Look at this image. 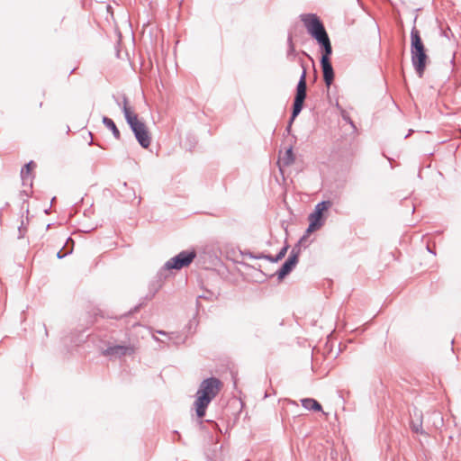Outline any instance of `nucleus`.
Segmentation results:
<instances>
[{
    "mask_svg": "<svg viewBox=\"0 0 461 461\" xmlns=\"http://www.w3.org/2000/svg\"><path fill=\"white\" fill-rule=\"evenodd\" d=\"M288 45H289V47H288V50H287V58L292 59L296 56V53H295V50H294V46L291 35L288 36Z\"/></svg>",
    "mask_w": 461,
    "mask_h": 461,
    "instance_id": "a211bd4d",
    "label": "nucleus"
},
{
    "mask_svg": "<svg viewBox=\"0 0 461 461\" xmlns=\"http://www.w3.org/2000/svg\"><path fill=\"white\" fill-rule=\"evenodd\" d=\"M134 348L131 345H113L109 346L103 351V355L111 359L121 358L127 355H132Z\"/></svg>",
    "mask_w": 461,
    "mask_h": 461,
    "instance_id": "1a4fd4ad",
    "label": "nucleus"
},
{
    "mask_svg": "<svg viewBox=\"0 0 461 461\" xmlns=\"http://www.w3.org/2000/svg\"><path fill=\"white\" fill-rule=\"evenodd\" d=\"M196 257L194 250H183L168 261L166 262L164 267L167 270H180L189 266Z\"/></svg>",
    "mask_w": 461,
    "mask_h": 461,
    "instance_id": "0eeeda50",
    "label": "nucleus"
},
{
    "mask_svg": "<svg viewBox=\"0 0 461 461\" xmlns=\"http://www.w3.org/2000/svg\"><path fill=\"white\" fill-rule=\"evenodd\" d=\"M20 237H23L22 226L19 228Z\"/></svg>",
    "mask_w": 461,
    "mask_h": 461,
    "instance_id": "393cba45",
    "label": "nucleus"
},
{
    "mask_svg": "<svg viewBox=\"0 0 461 461\" xmlns=\"http://www.w3.org/2000/svg\"><path fill=\"white\" fill-rule=\"evenodd\" d=\"M331 54L332 47L321 50V57L320 60L323 81L328 88L332 85L335 77L334 69L330 62Z\"/></svg>",
    "mask_w": 461,
    "mask_h": 461,
    "instance_id": "6e6552de",
    "label": "nucleus"
},
{
    "mask_svg": "<svg viewBox=\"0 0 461 461\" xmlns=\"http://www.w3.org/2000/svg\"><path fill=\"white\" fill-rule=\"evenodd\" d=\"M293 122H294V121H292V116H291V117H290V120H289V122H288V125H287V127H286V131H287V132H289V131H290Z\"/></svg>",
    "mask_w": 461,
    "mask_h": 461,
    "instance_id": "4be33fe9",
    "label": "nucleus"
},
{
    "mask_svg": "<svg viewBox=\"0 0 461 461\" xmlns=\"http://www.w3.org/2000/svg\"><path fill=\"white\" fill-rule=\"evenodd\" d=\"M300 66L303 68V72L300 76L299 81L295 89V95L293 104L292 110V121H294L295 118L300 114L303 108L304 101L307 96V83H306V67L304 66L303 60L302 59H299Z\"/></svg>",
    "mask_w": 461,
    "mask_h": 461,
    "instance_id": "39448f33",
    "label": "nucleus"
},
{
    "mask_svg": "<svg viewBox=\"0 0 461 461\" xmlns=\"http://www.w3.org/2000/svg\"><path fill=\"white\" fill-rule=\"evenodd\" d=\"M411 63L419 77H422L429 57L421 40L420 31L414 26L411 31Z\"/></svg>",
    "mask_w": 461,
    "mask_h": 461,
    "instance_id": "f03ea898",
    "label": "nucleus"
},
{
    "mask_svg": "<svg viewBox=\"0 0 461 461\" xmlns=\"http://www.w3.org/2000/svg\"><path fill=\"white\" fill-rule=\"evenodd\" d=\"M295 156L293 151V147L290 146L285 152L284 156L279 159V166L289 167L294 163Z\"/></svg>",
    "mask_w": 461,
    "mask_h": 461,
    "instance_id": "ddd939ff",
    "label": "nucleus"
},
{
    "mask_svg": "<svg viewBox=\"0 0 461 461\" xmlns=\"http://www.w3.org/2000/svg\"><path fill=\"white\" fill-rule=\"evenodd\" d=\"M427 249L429 252L432 253L433 255H436L435 251L432 250V249H430L429 246H427Z\"/></svg>",
    "mask_w": 461,
    "mask_h": 461,
    "instance_id": "5701e85b",
    "label": "nucleus"
},
{
    "mask_svg": "<svg viewBox=\"0 0 461 461\" xmlns=\"http://www.w3.org/2000/svg\"><path fill=\"white\" fill-rule=\"evenodd\" d=\"M88 135L90 136L91 140L89 141V145H92L93 144V137H92V133L89 131L88 132Z\"/></svg>",
    "mask_w": 461,
    "mask_h": 461,
    "instance_id": "b1692460",
    "label": "nucleus"
},
{
    "mask_svg": "<svg viewBox=\"0 0 461 461\" xmlns=\"http://www.w3.org/2000/svg\"><path fill=\"white\" fill-rule=\"evenodd\" d=\"M160 285H158V286H155V285H151L149 287V294L146 295V299L147 300H151L155 294H157V292L158 291Z\"/></svg>",
    "mask_w": 461,
    "mask_h": 461,
    "instance_id": "6ab92c4d",
    "label": "nucleus"
},
{
    "mask_svg": "<svg viewBox=\"0 0 461 461\" xmlns=\"http://www.w3.org/2000/svg\"><path fill=\"white\" fill-rule=\"evenodd\" d=\"M73 247H74V240L71 238H68L63 248H65L66 249H70L71 248L73 249Z\"/></svg>",
    "mask_w": 461,
    "mask_h": 461,
    "instance_id": "412c9836",
    "label": "nucleus"
},
{
    "mask_svg": "<svg viewBox=\"0 0 461 461\" xmlns=\"http://www.w3.org/2000/svg\"><path fill=\"white\" fill-rule=\"evenodd\" d=\"M35 167H36L35 163L33 161H30L27 164H25L23 166V167L21 169V178H22L23 185L32 187V170Z\"/></svg>",
    "mask_w": 461,
    "mask_h": 461,
    "instance_id": "f8f14e48",
    "label": "nucleus"
},
{
    "mask_svg": "<svg viewBox=\"0 0 461 461\" xmlns=\"http://www.w3.org/2000/svg\"><path fill=\"white\" fill-rule=\"evenodd\" d=\"M305 240V236H303L298 243L292 249L289 257H294L296 261H299V256L301 253V243Z\"/></svg>",
    "mask_w": 461,
    "mask_h": 461,
    "instance_id": "dca6fc26",
    "label": "nucleus"
},
{
    "mask_svg": "<svg viewBox=\"0 0 461 461\" xmlns=\"http://www.w3.org/2000/svg\"><path fill=\"white\" fill-rule=\"evenodd\" d=\"M212 425L214 428H218V425H217L215 422H212Z\"/></svg>",
    "mask_w": 461,
    "mask_h": 461,
    "instance_id": "cd10ccee",
    "label": "nucleus"
},
{
    "mask_svg": "<svg viewBox=\"0 0 461 461\" xmlns=\"http://www.w3.org/2000/svg\"><path fill=\"white\" fill-rule=\"evenodd\" d=\"M221 387V382L216 377H209L202 381L196 393L194 402L198 418H203L210 402L215 398Z\"/></svg>",
    "mask_w": 461,
    "mask_h": 461,
    "instance_id": "f257e3e1",
    "label": "nucleus"
},
{
    "mask_svg": "<svg viewBox=\"0 0 461 461\" xmlns=\"http://www.w3.org/2000/svg\"><path fill=\"white\" fill-rule=\"evenodd\" d=\"M122 112L127 123L132 131L137 141L143 148L147 149L150 145L151 138L147 126L144 122H140L138 115L131 113L128 107V98L123 95L122 97Z\"/></svg>",
    "mask_w": 461,
    "mask_h": 461,
    "instance_id": "7ed1b4c3",
    "label": "nucleus"
},
{
    "mask_svg": "<svg viewBox=\"0 0 461 461\" xmlns=\"http://www.w3.org/2000/svg\"><path fill=\"white\" fill-rule=\"evenodd\" d=\"M411 132H412V131L410 130L409 133L407 135H405V139L408 138Z\"/></svg>",
    "mask_w": 461,
    "mask_h": 461,
    "instance_id": "bb28decb",
    "label": "nucleus"
},
{
    "mask_svg": "<svg viewBox=\"0 0 461 461\" xmlns=\"http://www.w3.org/2000/svg\"><path fill=\"white\" fill-rule=\"evenodd\" d=\"M102 121L104 125L112 131L113 137L118 140H121L120 131L118 130L114 122L106 116H104Z\"/></svg>",
    "mask_w": 461,
    "mask_h": 461,
    "instance_id": "2eb2a0df",
    "label": "nucleus"
},
{
    "mask_svg": "<svg viewBox=\"0 0 461 461\" xmlns=\"http://www.w3.org/2000/svg\"><path fill=\"white\" fill-rule=\"evenodd\" d=\"M343 118H344L345 120L348 121V122H349V123L353 124V123H352V121H351L349 118H346L345 116H343Z\"/></svg>",
    "mask_w": 461,
    "mask_h": 461,
    "instance_id": "a878e982",
    "label": "nucleus"
},
{
    "mask_svg": "<svg viewBox=\"0 0 461 461\" xmlns=\"http://www.w3.org/2000/svg\"><path fill=\"white\" fill-rule=\"evenodd\" d=\"M70 253H72V248L70 249H66L65 248H62L59 251H58L57 257L58 258H63L66 256L69 255Z\"/></svg>",
    "mask_w": 461,
    "mask_h": 461,
    "instance_id": "aec40b11",
    "label": "nucleus"
},
{
    "mask_svg": "<svg viewBox=\"0 0 461 461\" xmlns=\"http://www.w3.org/2000/svg\"><path fill=\"white\" fill-rule=\"evenodd\" d=\"M297 263L298 262L294 257H288L283 263L280 269L276 272L278 280H283L286 276H288L296 267Z\"/></svg>",
    "mask_w": 461,
    "mask_h": 461,
    "instance_id": "9b49d317",
    "label": "nucleus"
},
{
    "mask_svg": "<svg viewBox=\"0 0 461 461\" xmlns=\"http://www.w3.org/2000/svg\"><path fill=\"white\" fill-rule=\"evenodd\" d=\"M332 206V203L330 200L321 201L318 203L312 213L309 214V226L306 230V233H312L320 230L325 222L324 212H327Z\"/></svg>",
    "mask_w": 461,
    "mask_h": 461,
    "instance_id": "423d86ee",
    "label": "nucleus"
},
{
    "mask_svg": "<svg viewBox=\"0 0 461 461\" xmlns=\"http://www.w3.org/2000/svg\"><path fill=\"white\" fill-rule=\"evenodd\" d=\"M288 249H289V245L285 244L280 249V251L277 253V256H272V255L264 254V253H259L258 255H254L251 252L248 253V255L249 256V258H257V259L264 258V259H267V260H268L270 262L276 263V262H278V261H280L281 259H283L285 258V254L287 253Z\"/></svg>",
    "mask_w": 461,
    "mask_h": 461,
    "instance_id": "9d476101",
    "label": "nucleus"
},
{
    "mask_svg": "<svg viewBox=\"0 0 461 461\" xmlns=\"http://www.w3.org/2000/svg\"><path fill=\"white\" fill-rule=\"evenodd\" d=\"M411 430L415 433H420L423 434L424 431L422 429V422L421 420H411Z\"/></svg>",
    "mask_w": 461,
    "mask_h": 461,
    "instance_id": "f3484780",
    "label": "nucleus"
},
{
    "mask_svg": "<svg viewBox=\"0 0 461 461\" xmlns=\"http://www.w3.org/2000/svg\"><path fill=\"white\" fill-rule=\"evenodd\" d=\"M300 19L308 33L317 41L321 50L332 47L326 29L317 14H303L300 15Z\"/></svg>",
    "mask_w": 461,
    "mask_h": 461,
    "instance_id": "20e7f679",
    "label": "nucleus"
},
{
    "mask_svg": "<svg viewBox=\"0 0 461 461\" xmlns=\"http://www.w3.org/2000/svg\"><path fill=\"white\" fill-rule=\"evenodd\" d=\"M158 332L159 334H163V335H165V334H166V332H165V331H162V330H158Z\"/></svg>",
    "mask_w": 461,
    "mask_h": 461,
    "instance_id": "c85d7f7f",
    "label": "nucleus"
},
{
    "mask_svg": "<svg viewBox=\"0 0 461 461\" xmlns=\"http://www.w3.org/2000/svg\"><path fill=\"white\" fill-rule=\"evenodd\" d=\"M301 402H302V406L306 410L314 411H322V407L320 404V402L312 398H304V399L301 400Z\"/></svg>",
    "mask_w": 461,
    "mask_h": 461,
    "instance_id": "4468645a",
    "label": "nucleus"
}]
</instances>
